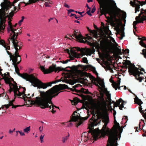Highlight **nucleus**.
Masks as SVG:
<instances>
[{"label": "nucleus", "mask_w": 146, "mask_h": 146, "mask_svg": "<svg viewBox=\"0 0 146 146\" xmlns=\"http://www.w3.org/2000/svg\"><path fill=\"white\" fill-rule=\"evenodd\" d=\"M103 91L107 96V98L104 96V94L100 92V96L98 98L97 102H95L94 100L92 105V109L97 113L98 118H102L104 123V125L101 131L96 129L93 130L92 132L94 139L96 140L100 133L103 136L106 135H109V139L107 146H117L116 143L118 137L120 138L122 129L119 127V124L117 123L115 126L113 127L110 131L106 126L109 122V118L107 114L108 110H111V94L106 89Z\"/></svg>", "instance_id": "obj_1"}, {"label": "nucleus", "mask_w": 146, "mask_h": 146, "mask_svg": "<svg viewBox=\"0 0 146 146\" xmlns=\"http://www.w3.org/2000/svg\"><path fill=\"white\" fill-rule=\"evenodd\" d=\"M101 35H103L104 37V36H106V35H105V34H101Z\"/></svg>", "instance_id": "obj_64"}, {"label": "nucleus", "mask_w": 146, "mask_h": 146, "mask_svg": "<svg viewBox=\"0 0 146 146\" xmlns=\"http://www.w3.org/2000/svg\"><path fill=\"white\" fill-rule=\"evenodd\" d=\"M67 140V139H65V137H63L62 138V141L63 143H65Z\"/></svg>", "instance_id": "obj_44"}, {"label": "nucleus", "mask_w": 146, "mask_h": 146, "mask_svg": "<svg viewBox=\"0 0 146 146\" xmlns=\"http://www.w3.org/2000/svg\"><path fill=\"white\" fill-rule=\"evenodd\" d=\"M74 22H76V23H80L79 22V21H78V20H75V21H74Z\"/></svg>", "instance_id": "obj_53"}, {"label": "nucleus", "mask_w": 146, "mask_h": 146, "mask_svg": "<svg viewBox=\"0 0 146 146\" xmlns=\"http://www.w3.org/2000/svg\"><path fill=\"white\" fill-rule=\"evenodd\" d=\"M69 100L71 102L72 104V105H73V100Z\"/></svg>", "instance_id": "obj_58"}, {"label": "nucleus", "mask_w": 146, "mask_h": 146, "mask_svg": "<svg viewBox=\"0 0 146 146\" xmlns=\"http://www.w3.org/2000/svg\"><path fill=\"white\" fill-rule=\"evenodd\" d=\"M79 31L77 30L75 31L74 33V37H75L76 40L81 42H85L86 41H84L83 39V36L79 33Z\"/></svg>", "instance_id": "obj_9"}, {"label": "nucleus", "mask_w": 146, "mask_h": 146, "mask_svg": "<svg viewBox=\"0 0 146 146\" xmlns=\"http://www.w3.org/2000/svg\"><path fill=\"white\" fill-rule=\"evenodd\" d=\"M73 38L72 36H70V35H66L65 37V39H70L71 40Z\"/></svg>", "instance_id": "obj_29"}, {"label": "nucleus", "mask_w": 146, "mask_h": 146, "mask_svg": "<svg viewBox=\"0 0 146 146\" xmlns=\"http://www.w3.org/2000/svg\"><path fill=\"white\" fill-rule=\"evenodd\" d=\"M74 17L76 19L79 18L80 17V16H77L76 15L74 14Z\"/></svg>", "instance_id": "obj_47"}, {"label": "nucleus", "mask_w": 146, "mask_h": 146, "mask_svg": "<svg viewBox=\"0 0 146 146\" xmlns=\"http://www.w3.org/2000/svg\"><path fill=\"white\" fill-rule=\"evenodd\" d=\"M68 16H70V17H72L73 16V13H71L70 14V15H69Z\"/></svg>", "instance_id": "obj_54"}, {"label": "nucleus", "mask_w": 146, "mask_h": 146, "mask_svg": "<svg viewBox=\"0 0 146 146\" xmlns=\"http://www.w3.org/2000/svg\"><path fill=\"white\" fill-rule=\"evenodd\" d=\"M24 19V17L22 16L21 17V19L18 22V24L19 25V26H20L21 25L22 23L23 22Z\"/></svg>", "instance_id": "obj_28"}, {"label": "nucleus", "mask_w": 146, "mask_h": 146, "mask_svg": "<svg viewBox=\"0 0 146 146\" xmlns=\"http://www.w3.org/2000/svg\"><path fill=\"white\" fill-rule=\"evenodd\" d=\"M13 132V131L12 130H11V129L9 130V134H11Z\"/></svg>", "instance_id": "obj_50"}, {"label": "nucleus", "mask_w": 146, "mask_h": 146, "mask_svg": "<svg viewBox=\"0 0 146 146\" xmlns=\"http://www.w3.org/2000/svg\"><path fill=\"white\" fill-rule=\"evenodd\" d=\"M134 102L135 104H136L139 106L141 105L143 103V102L141 101V100L137 97L134 98Z\"/></svg>", "instance_id": "obj_21"}, {"label": "nucleus", "mask_w": 146, "mask_h": 146, "mask_svg": "<svg viewBox=\"0 0 146 146\" xmlns=\"http://www.w3.org/2000/svg\"><path fill=\"white\" fill-rule=\"evenodd\" d=\"M0 90L1 91V92L3 93V88H0Z\"/></svg>", "instance_id": "obj_57"}, {"label": "nucleus", "mask_w": 146, "mask_h": 146, "mask_svg": "<svg viewBox=\"0 0 146 146\" xmlns=\"http://www.w3.org/2000/svg\"><path fill=\"white\" fill-rule=\"evenodd\" d=\"M67 88L68 86L67 85L65 84H60L54 86L46 92H40L41 97H36V99L34 100H31V98L34 96L33 94H32L31 97L30 96V94H28L27 95V96L24 93V97L21 98L23 99L26 104H27L28 102L29 103L36 104L42 109L47 108L50 110L52 108L51 111L53 113H54L56 111V109L59 108L52 104V99L58 95V92L60 90L65 89Z\"/></svg>", "instance_id": "obj_2"}, {"label": "nucleus", "mask_w": 146, "mask_h": 146, "mask_svg": "<svg viewBox=\"0 0 146 146\" xmlns=\"http://www.w3.org/2000/svg\"><path fill=\"white\" fill-rule=\"evenodd\" d=\"M141 12L135 18L136 21H134L133 23V28L134 29H136L135 26L137 23H142L144 20L146 21V15L145 14V12L143 9H141Z\"/></svg>", "instance_id": "obj_8"}, {"label": "nucleus", "mask_w": 146, "mask_h": 146, "mask_svg": "<svg viewBox=\"0 0 146 146\" xmlns=\"http://www.w3.org/2000/svg\"><path fill=\"white\" fill-rule=\"evenodd\" d=\"M43 127H41V126L39 128V130L40 131V132H42L43 131Z\"/></svg>", "instance_id": "obj_42"}, {"label": "nucleus", "mask_w": 146, "mask_h": 146, "mask_svg": "<svg viewBox=\"0 0 146 146\" xmlns=\"http://www.w3.org/2000/svg\"><path fill=\"white\" fill-rule=\"evenodd\" d=\"M143 11L145 12V14H146V9L145 10H144L143 9Z\"/></svg>", "instance_id": "obj_60"}, {"label": "nucleus", "mask_w": 146, "mask_h": 146, "mask_svg": "<svg viewBox=\"0 0 146 146\" xmlns=\"http://www.w3.org/2000/svg\"><path fill=\"white\" fill-rule=\"evenodd\" d=\"M73 113L72 115L71 119L70 120L68 121L66 123V124L68 125V127H71L73 125Z\"/></svg>", "instance_id": "obj_20"}, {"label": "nucleus", "mask_w": 146, "mask_h": 146, "mask_svg": "<svg viewBox=\"0 0 146 146\" xmlns=\"http://www.w3.org/2000/svg\"><path fill=\"white\" fill-rule=\"evenodd\" d=\"M141 70L142 71H143V72H144L145 73H146L145 72V70H144V69L143 68H141Z\"/></svg>", "instance_id": "obj_55"}, {"label": "nucleus", "mask_w": 146, "mask_h": 146, "mask_svg": "<svg viewBox=\"0 0 146 146\" xmlns=\"http://www.w3.org/2000/svg\"><path fill=\"white\" fill-rule=\"evenodd\" d=\"M77 50L78 51H80V54L81 56H84L86 55V49H80L78 47H74V51ZM77 54V52H74V56Z\"/></svg>", "instance_id": "obj_12"}, {"label": "nucleus", "mask_w": 146, "mask_h": 146, "mask_svg": "<svg viewBox=\"0 0 146 146\" xmlns=\"http://www.w3.org/2000/svg\"><path fill=\"white\" fill-rule=\"evenodd\" d=\"M106 49H108L109 50H111V45L110 44H108L106 47L105 48Z\"/></svg>", "instance_id": "obj_34"}, {"label": "nucleus", "mask_w": 146, "mask_h": 146, "mask_svg": "<svg viewBox=\"0 0 146 146\" xmlns=\"http://www.w3.org/2000/svg\"><path fill=\"white\" fill-rule=\"evenodd\" d=\"M116 83H117V85L119 86L120 83V80L119 79L118 80Z\"/></svg>", "instance_id": "obj_43"}, {"label": "nucleus", "mask_w": 146, "mask_h": 146, "mask_svg": "<svg viewBox=\"0 0 146 146\" xmlns=\"http://www.w3.org/2000/svg\"><path fill=\"white\" fill-rule=\"evenodd\" d=\"M92 1H93V0H88V2L89 3V2H90Z\"/></svg>", "instance_id": "obj_56"}, {"label": "nucleus", "mask_w": 146, "mask_h": 146, "mask_svg": "<svg viewBox=\"0 0 146 146\" xmlns=\"http://www.w3.org/2000/svg\"><path fill=\"white\" fill-rule=\"evenodd\" d=\"M83 39L84 41H86L85 42H83V43H85L88 42V40L90 41H91V40H92V38L89 36H87L86 38H83Z\"/></svg>", "instance_id": "obj_23"}, {"label": "nucleus", "mask_w": 146, "mask_h": 146, "mask_svg": "<svg viewBox=\"0 0 146 146\" xmlns=\"http://www.w3.org/2000/svg\"><path fill=\"white\" fill-rule=\"evenodd\" d=\"M14 36V34H13ZM12 36L10 38L13 40L12 41L15 50L14 55H13L9 51H7L8 54L10 55L11 58H12L13 62V64L15 68L16 72L18 74H19L23 78L29 81L31 83V85L33 84L34 86H37L39 88H46L48 86H51L53 82H50L47 83H44L36 78L33 74L29 75L27 73L20 74L19 72V69L17 66L21 61L20 56L19 55V50L21 48V46L19 45L18 42L16 40H15L14 36Z\"/></svg>", "instance_id": "obj_3"}, {"label": "nucleus", "mask_w": 146, "mask_h": 146, "mask_svg": "<svg viewBox=\"0 0 146 146\" xmlns=\"http://www.w3.org/2000/svg\"><path fill=\"white\" fill-rule=\"evenodd\" d=\"M87 13L90 16H92V14L90 12V9L89 8V9H88H88H87Z\"/></svg>", "instance_id": "obj_38"}, {"label": "nucleus", "mask_w": 146, "mask_h": 146, "mask_svg": "<svg viewBox=\"0 0 146 146\" xmlns=\"http://www.w3.org/2000/svg\"><path fill=\"white\" fill-rule=\"evenodd\" d=\"M87 28L89 31L92 34V35L95 38H97L98 36V35L99 36V35L98 34L97 32L95 30H93V31L90 30L89 29V28L87 27Z\"/></svg>", "instance_id": "obj_17"}, {"label": "nucleus", "mask_w": 146, "mask_h": 146, "mask_svg": "<svg viewBox=\"0 0 146 146\" xmlns=\"http://www.w3.org/2000/svg\"><path fill=\"white\" fill-rule=\"evenodd\" d=\"M45 5L46 7H50L51 6V4L48 3V2H45Z\"/></svg>", "instance_id": "obj_41"}, {"label": "nucleus", "mask_w": 146, "mask_h": 146, "mask_svg": "<svg viewBox=\"0 0 146 146\" xmlns=\"http://www.w3.org/2000/svg\"><path fill=\"white\" fill-rule=\"evenodd\" d=\"M98 86L101 89L102 91H103L105 90L104 84L103 80H99L98 81Z\"/></svg>", "instance_id": "obj_15"}, {"label": "nucleus", "mask_w": 146, "mask_h": 146, "mask_svg": "<svg viewBox=\"0 0 146 146\" xmlns=\"http://www.w3.org/2000/svg\"><path fill=\"white\" fill-rule=\"evenodd\" d=\"M40 69L45 74L50 73L53 71L56 72L58 70L64 71L66 72L62 73V75L64 77V78H61V81L65 83H68L70 81L71 84H73V81L71 80L73 79V66L64 68L60 67H56V65L53 64L49 66L48 69H45L44 66H40Z\"/></svg>", "instance_id": "obj_5"}, {"label": "nucleus", "mask_w": 146, "mask_h": 146, "mask_svg": "<svg viewBox=\"0 0 146 146\" xmlns=\"http://www.w3.org/2000/svg\"><path fill=\"white\" fill-rule=\"evenodd\" d=\"M90 122L91 123V125L92 126H96L97 125V124L96 123V121L95 120H93L92 121H91Z\"/></svg>", "instance_id": "obj_30"}, {"label": "nucleus", "mask_w": 146, "mask_h": 146, "mask_svg": "<svg viewBox=\"0 0 146 146\" xmlns=\"http://www.w3.org/2000/svg\"><path fill=\"white\" fill-rule=\"evenodd\" d=\"M67 52L69 54L70 59H69L66 60H63L62 61V62L63 64H66L71 60H73V50L72 49H71L70 51L69 50H68Z\"/></svg>", "instance_id": "obj_13"}, {"label": "nucleus", "mask_w": 146, "mask_h": 146, "mask_svg": "<svg viewBox=\"0 0 146 146\" xmlns=\"http://www.w3.org/2000/svg\"><path fill=\"white\" fill-rule=\"evenodd\" d=\"M82 62L86 64L88 63V60H87V59L86 58L84 57L82 58Z\"/></svg>", "instance_id": "obj_31"}, {"label": "nucleus", "mask_w": 146, "mask_h": 146, "mask_svg": "<svg viewBox=\"0 0 146 146\" xmlns=\"http://www.w3.org/2000/svg\"><path fill=\"white\" fill-rule=\"evenodd\" d=\"M30 130V126L27 127L23 129V131L24 132L28 133Z\"/></svg>", "instance_id": "obj_24"}, {"label": "nucleus", "mask_w": 146, "mask_h": 146, "mask_svg": "<svg viewBox=\"0 0 146 146\" xmlns=\"http://www.w3.org/2000/svg\"><path fill=\"white\" fill-rule=\"evenodd\" d=\"M86 55H91V52L90 50L88 49H86Z\"/></svg>", "instance_id": "obj_27"}, {"label": "nucleus", "mask_w": 146, "mask_h": 146, "mask_svg": "<svg viewBox=\"0 0 146 146\" xmlns=\"http://www.w3.org/2000/svg\"><path fill=\"white\" fill-rule=\"evenodd\" d=\"M88 82V80H87V79L86 78L84 79L81 81V83L83 84H86Z\"/></svg>", "instance_id": "obj_32"}, {"label": "nucleus", "mask_w": 146, "mask_h": 146, "mask_svg": "<svg viewBox=\"0 0 146 146\" xmlns=\"http://www.w3.org/2000/svg\"><path fill=\"white\" fill-rule=\"evenodd\" d=\"M104 31L106 34L109 35L110 34L111 32L109 29L108 26H106L104 28Z\"/></svg>", "instance_id": "obj_22"}, {"label": "nucleus", "mask_w": 146, "mask_h": 146, "mask_svg": "<svg viewBox=\"0 0 146 146\" xmlns=\"http://www.w3.org/2000/svg\"><path fill=\"white\" fill-rule=\"evenodd\" d=\"M110 39H111V41H112L113 42H115V40L113 38L111 37H110Z\"/></svg>", "instance_id": "obj_48"}, {"label": "nucleus", "mask_w": 146, "mask_h": 146, "mask_svg": "<svg viewBox=\"0 0 146 146\" xmlns=\"http://www.w3.org/2000/svg\"><path fill=\"white\" fill-rule=\"evenodd\" d=\"M2 69L0 66V75L3 77L2 78L4 79L5 83L7 84H9L10 89L9 90L10 93L11 91H13L14 95L15 97L22 98L24 97L23 94L25 90V88H23V92L21 93L20 92V90L17 86V83L15 82L13 79L9 76H7L6 74H4V76L1 72Z\"/></svg>", "instance_id": "obj_7"}, {"label": "nucleus", "mask_w": 146, "mask_h": 146, "mask_svg": "<svg viewBox=\"0 0 146 146\" xmlns=\"http://www.w3.org/2000/svg\"><path fill=\"white\" fill-rule=\"evenodd\" d=\"M129 72L134 76H136L137 75L139 76L140 74H142V73L138 70L137 68L134 67L129 68Z\"/></svg>", "instance_id": "obj_10"}, {"label": "nucleus", "mask_w": 146, "mask_h": 146, "mask_svg": "<svg viewBox=\"0 0 146 146\" xmlns=\"http://www.w3.org/2000/svg\"><path fill=\"white\" fill-rule=\"evenodd\" d=\"M67 10L68 11V15H70V14L72 12H73V9H67Z\"/></svg>", "instance_id": "obj_40"}, {"label": "nucleus", "mask_w": 146, "mask_h": 146, "mask_svg": "<svg viewBox=\"0 0 146 146\" xmlns=\"http://www.w3.org/2000/svg\"><path fill=\"white\" fill-rule=\"evenodd\" d=\"M112 85L113 87L116 90H117V88L119 87V86L117 85L116 82L113 83Z\"/></svg>", "instance_id": "obj_25"}, {"label": "nucleus", "mask_w": 146, "mask_h": 146, "mask_svg": "<svg viewBox=\"0 0 146 146\" xmlns=\"http://www.w3.org/2000/svg\"><path fill=\"white\" fill-rule=\"evenodd\" d=\"M140 44L142 46L145 47V45L143 43V42L142 40H141L140 42Z\"/></svg>", "instance_id": "obj_39"}, {"label": "nucleus", "mask_w": 146, "mask_h": 146, "mask_svg": "<svg viewBox=\"0 0 146 146\" xmlns=\"http://www.w3.org/2000/svg\"><path fill=\"white\" fill-rule=\"evenodd\" d=\"M146 3L145 2H140L138 1V3H135V12L137 13V12H138L139 11L140 6H142L145 4Z\"/></svg>", "instance_id": "obj_14"}, {"label": "nucleus", "mask_w": 146, "mask_h": 146, "mask_svg": "<svg viewBox=\"0 0 146 146\" xmlns=\"http://www.w3.org/2000/svg\"><path fill=\"white\" fill-rule=\"evenodd\" d=\"M95 10H96V9H95V7H93V8L92 9V11H91L92 13H94L95 12Z\"/></svg>", "instance_id": "obj_46"}, {"label": "nucleus", "mask_w": 146, "mask_h": 146, "mask_svg": "<svg viewBox=\"0 0 146 146\" xmlns=\"http://www.w3.org/2000/svg\"><path fill=\"white\" fill-rule=\"evenodd\" d=\"M139 110L141 112L142 110V108H141V105L139 106Z\"/></svg>", "instance_id": "obj_51"}, {"label": "nucleus", "mask_w": 146, "mask_h": 146, "mask_svg": "<svg viewBox=\"0 0 146 146\" xmlns=\"http://www.w3.org/2000/svg\"><path fill=\"white\" fill-rule=\"evenodd\" d=\"M69 136H70V135H69V133H68V135H67L65 137V139H67L68 138Z\"/></svg>", "instance_id": "obj_49"}, {"label": "nucleus", "mask_w": 146, "mask_h": 146, "mask_svg": "<svg viewBox=\"0 0 146 146\" xmlns=\"http://www.w3.org/2000/svg\"><path fill=\"white\" fill-rule=\"evenodd\" d=\"M87 7L88 8V9H89V8H90L87 4Z\"/></svg>", "instance_id": "obj_63"}, {"label": "nucleus", "mask_w": 146, "mask_h": 146, "mask_svg": "<svg viewBox=\"0 0 146 146\" xmlns=\"http://www.w3.org/2000/svg\"><path fill=\"white\" fill-rule=\"evenodd\" d=\"M44 137V135H41L40 137V141L41 143H43L44 142V140H43V138Z\"/></svg>", "instance_id": "obj_37"}, {"label": "nucleus", "mask_w": 146, "mask_h": 146, "mask_svg": "<svg viewBox=\"0 0 146 146\" xmlns=\"http://www.w3.org/2000/svg\"><path fill=\"white\" fill-rule=\"evenodd\" d=\"M17 0H15L14 1V3H16L17 2Z\"/></svg>", "instance_id": "obj_61"}, {"label": "nucleus", "mask_w": 146, "mask_h": 146, "mask_svg": "<svg viewBox=\"0 0 146 146\" xmlns=\"http://www.w3.org/2000/svg\"><path fill=\"white\" fill-rule=\"evenodd\" d=\"M135 3H136V2L135 1V0L134 1V2H133L132 1H131L130 2V4L133 7H134V6L135 5Z\"/></svg>", "instance_id": "obj_36"}, {"label": "nucleus", "mask_w": 146, "mask_h": 146, "mask_svg": "<svg viewBox=\"0 0 146 146\" xmlns=\"http://www.w3.org/2000/svg\"><path fill=\"white\" fill-rule=\"evenodd\" d=\"M16 132H19L20 134V135L21 136H23L25 135V134L21 130V131H16Z\"/></svg>", "instance_id": "obj_35"}, {"label": "nucleus", "mask_w": 146, "mask_h": 146, "mask_svg": "<svg viewBox=\"0 0 146 146\" xmlns=\"http://www.w3.org/2000/svg\"><path fill=\"white\" fill-rule=\"evenodd\" d=\"M16 136H17L18 135V132H16Z\"/></svg>", "instance_id": "obj_62"}, {"label": "nucleus", "mask_w": 146, "mask_h": 146, "mask_svg": "<svg viewBox=\"0 0 146 146\" xmlns=\"http://www.w3.org/2000/svg\"><path fill=\"white\" fill-rule=\"evenodd\" d=\"M53 18H50L49 19H48V22H49L51 20H52Z\"/></svg>", "instance_id": "obj_52"}, {"label": "nucleus", "mask_w": 146, "mask_h": 146, "mask_svg": "<svg viewBox=\"0 0 146 146\" xmlns=\"http://www.w3.org/2000/svg\"><path fill=\"white\" fill-rule=\"evenodd\" d=\"M74 121H78V124L77 126L78 127V126H79L80 125H81L82 123V121L80 120V119H79V117H77L75 116H74Z\"/></svg>", "instance_id": "obj_19"}, {"label": "nucleus", "mask_w": 146, "mask_h": 146, "mask_svg": "<svg viewBox=\"0 0 146 146\" xmlns=\"http://www.w3.org/2000/svg\"><path fill=\"white\" fill-rule=\"evenodd\" d=\"M43 0H29V3H27L26 5L32 3L37 2L39 1H42ZM46 2H48V3L52 4V1L51 0H46Z\"/></svg>", "instance_id": "obj_16"}, {"label": "nucleus", "mask_w": 146, "mask_h": 146, "mask_svg": "<svg viewBox=\"0 0 146 146\" xmlns=\"http://www.w3.org/2000/svg\"><path fill=\"white\" fill-rule=\"evenodd\" d=\"M115 20L118 25H119L121 24L120 20L119 19H117L116 18H115Z\"/></svg>", "instance_id": "obj_26"}, {"label": "nucleus", "mask_w": 146, "mask_h": 146, "mask_svg": "<svg viewBox=\"0 0 146 146\" xmlns=\"http://www.w3.org/2000/svg\"><path fill=\"white\" fill-rule=\"evenodd\" d=\"M100 5V12L102 14H104L108 22L113 23L114 26L115 24L113 23V19L115 17L114 10L111 7L112 1L110 0H97Z\"/></svg>", "instance_id": "obj_6"}, {"label": "nucleus", "mask_w": 146, "mask_h": 146, "mask_svg": "<svg viewBox=\"0 0 146 146\" xmlns=\"http://www.w3.org/2000/svg\"><path fill=\"white\" fill-rule=\"evenodd\" d=\"M142 51V52L141 53L144 56L145 58H146V49H143Z\"/></svg>", "instance_id": "obj_33"}, {"label": "nucleus", "mask_w": 146, "mask_h": 146, "mask_svg": "<svg viewBox=\"0 0 146 146\" xmlns=\"http://www.w3.org/2000/svg\"><path fill=\"white\" fill-rule=\"evenodd\" d=\"M126 103V102L122 101L121 99L117 100L115 103L114 106L115 107L119 106V109L122 110L124 107V105Z\"/></svg>", "instance_id": "obj_11"}, {"label": "nucleus", "mask_w": 146, "mask_h": 146, "mask_svg": "<svg viewBox=\"0 0 146 146\" xmlns=\"http://www.w3.org/2000/svg\"><path fill=\"white\" fill-rule=\"evenodd\" d=\"M4 1L5 2L2 3L1 5L2 9H0V32H3V31L4 28V26L3 25V24L5 23L6 21H7L8 24L7 27V31L9 35V38L8 40L9 42L10 43V40L13 43L12 41L13 40L11 39L10 38L12 37V35H13V34H14V36H15V37L14 36L13 37L14 38V40H17L19 44H20V43L16 39V38L19 34H20L21 33H19L17 32V29H14L13 28V26L11 22L12 16H9L8 15H6V14H7L8 13V10L12 6H14V4L11 5V3L8 1L7 0H4ZM0 44L1 45L3 46L6 50L10 49V46L8 44H6L4 40H0ZM19 45L21 46L20 45Z\"/></svg>", "instance_id": "obj_4"}, {"label": "nucleus", "mask_w": 146, "mask_h": 146, "mask_svg": "<svg viewBox=\"0 0 146 146\" xmlns=\"http://www.w3.org/2000/svg\"><path fill=\"white\" fill-rule=\"evenodd\" d=\"M78 13H79L80 15H82V12H78Z\"/></svg>", "instance_id": "obj_59"}, {"label": "nucleus", "mask_w": 146, "mask_h": 146, "mask_svg": "<svg viewBox=\"0 0 146 146\" xmlns=\"http://www.w3.org/2000/svg\"><path fill=\"white\" fill-rule=\"evenodd\" d=\"M12 106V108H16L19 106V105H14L13 104V101H10L9 103V104H7V105H5V106L6 108H8L9 106Z\"/></svg>", "instance_id": "obj_18"}, {"label": "nucleus", "mask_w": 146, "mask_h": 146, "mask_svg": "<svg viewBox=\"0 0 146 146\" xmlns=\"http://www.w3.org/2000/svg\"><path fill=\"white\" fill-rule=\"evenodd\" d=\"M64 6L65 7L69 8H70L69 6L66 3L64 4Z\"/></svg>", "instance_id": "obj_45"}]
</instances>
